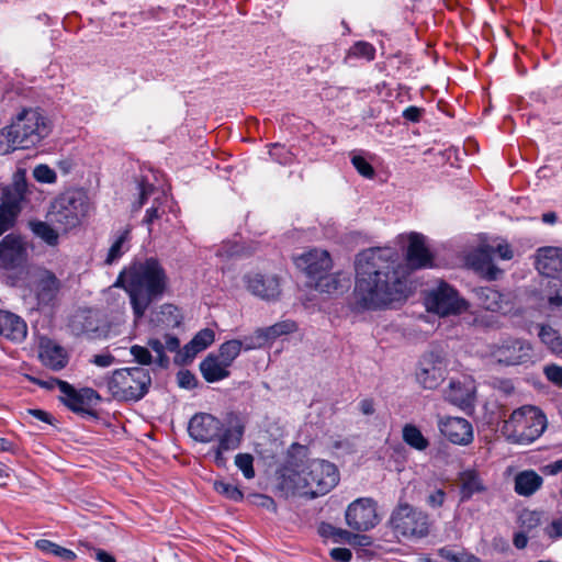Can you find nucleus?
Wrapping results in <instances>:
<instances>
[{"mask_svg": "<svg viewBox=\"0 0 562 562\" xmlns=\"http://www.w3.org/2000/svg\"><path fill=\"white\" fill-rule=\"evenodd\" d=\"M241 351V341L239 339H232L223 342L218 352L216 353L223 362H225L228 367L232 366L234 360L238 357Z\"/></svg>", "mask_w": 562, "mask_h": 562, "instance_id": "42", "label": "nucleus"}, {"mask_svg": "<svg viewBox=\"0 0 562 562\" xmlns=\"http://www.w3.org/2000/svg\"><path fill=\"white\" fill-rule=\"evenodd\" d=\"M355 304L374 310L406 297L407 267L390 247L366 249L356 259Z\"/></svg>", "mask_w": 562, "mask_h": 562, "instance_id": "1", "label": "nucleus"}, {"mask_svg": "<svg viewBox=\"0 0 562 562\" xmlns=\"http://www.w3.org/2000/svg\"><path fill=\"white\" fill-rule=\"evenodd\" d=\"M536 267L538 271L551 280L548 281L547 288L554 290L548 294V303L551 310L562 306V248L543 247L538 250L536 258Z\"/></svg>", "mask_w": 562, "mask_h": 562, "instance_id": "9", "label": "nucleus"}, {"mask_svg": "<svg viewBox=\"0 0 562 562\" xmlns=\"http://www.w3.org/2000/svg\"><path fill=\"white\" fill-rule=\"evenodd\" d=\"M69 326L77 336H90L99 330L98 315L91 310L79 311L72 316Z\"/></svg>", "mask_w": 562, "mask_h": 562, "instance_id": "28", "label": "nucleus"}, {"mask_svg": "<svg viewBox=\"0 0 562 562\" xmlns=\"http://www.w3.org/2000/svg\"><path fill=\"white\" fill-rule=\"evenodd\" d=\"M330 558L337 562H349L352 559V552L348 548H333L329 552Z\"/></svg>", "mask_w": 562, "mask_h": 562, "instance_id": "58", "label": "nucleus"}, {"mask_svg": "<svg viewBox=\"0 0 562 562\" xmlns=\"http://www.w3.org/2000/svg\"><path fill=\"white\" fill-rule=\"evenodd\" d=\"M131 355L139 364L148 366L153 362V356L147 347L134 345L131 347Z\"/></svg>", "mask_w": 562, "mask_h": 562, "instance_id": "52", "label": "nucleus"}, {"mask_svg": "<svg viewBox=\"0 0 562 562\" xmlns=\"http://www.w3.org/2000/svg\"><path fill=\"white\" fill-rule=\"evenodd\" d=\"M528 533L529 532H526L524 530L514 533L513 544L515 546L516 549L522 550L527 547Z\"/></svg>", "mask_w": 562, "mask_h": 562, "instance_id": "63", "label": "nucleus"}, {"mask_svg": "<svg viewBox=\"0 0 562 562\" xmlns=\"http://www.w3.org/2000/svg\"><path fill=\"white\" fill-rule=\"evenodd\" d=\"M546 378L558 386H562V367L549 364L543 368Z\"/></svg>", "mask_w": 562, "mask_h": 562, "instance_id": "54", "label": "nucleus"}, {"mask_svg": "<svg viewBox=\"0 0 562 562\" xmlns=\"http://www.w3.org/2000/svg\"><path fill=\"white\" fill-rule=\"evenodd\" d=\"M281 495L315 498L329 493L340 480L336 464L326 459H284L274 473Z\"/></svg>", "mask_w": 562, "mask_h": 562, "instance_id": "2", "label": "nucleus"}, {"mask_svg": "<svg viewBox=\"0 0 562 562\" xmlns=\"http://www.w3.org/2000/svg\"><path fill=\"white\" fill-rule=\"evenodd\" d=\"M168 278L160 262L155 258L135 261L122 270L114 288H123L131 301L136 319L144 316L150 304L162 296Z\"/></svg>", "mask_w": 562, "mask_h": 562, "instance_id": "3", "label": "nucleus"}, {"mask_svg": "<svg viewBox=\"0 0 562 562\" xmlns=\"http://www.w3.org/2000/svg\"><path fill=\"white\" fill-rule=\"evenodd\" d=\"M492 359L502 366H529L536 362L537 355L532 345L519 338H506L491 349Z\"/></svg>", "mask_w": 562, "mask_h": 562, "instance_id": "11", "label": "nucleus"}, {"mask_svg": "<svg viewBox=\"0 0 562 562\" xmlns=\"http://www.w3.org/2000/svg\"><path fill=\"white\" fill-rule=\"evenodd\" d=\"M32 233L41 238L48 246L55 247L58 245L59 235L49 224L42 221H32L29 223Z\"/></svg>", "mask_w": 562, "mask_h": 562, "instance_id": "36", "label": "nucleus"}, {"mask_svg": "<svg viewBox=\"0 0 562 562\" xmlns=\"http://www.w3.org/2000/svg\"><path fill=\"white\" fill-rule=\"evenodd\" d=\"M296 329V324L293 321L289 319L276 323L267 328H262L268 341L274 340L282 335L294 333Z\"/></svg>", "mask_w": 562, "mask_h": 562, "instance_id": "43", "label": "nucleus"}, {"mask_svg": "<svg viewBox=\"0 0 562 562\" xmlns=\"http://www.w3.org/2000/svg\"><path fill=\"white\" fill-rule=\"evenodd\" d=\"M294 263L297 269L306 274L311 282H314L333 268L329 252L319 248H312L294 257Z\"/></svg>", "mask_w": 562, "mask_h": 562, "instance_id": "16", "label": "nucleus"}, {"mask_svg": "<svg viewBox=\"0 0 562 562\" xmlns=\"http://www.w3.org/2000/svg\"><path fill=\"white\" fill-rule=\"evenodd\" d=\"M200 370L205 381L213 383L229 375V367L216 353H210L201 363Z\"/></svg>", "mask_w": 562, "mask_h": 562, "instance_id": "26", "label": "nucleus"}, {"mask_svg": "<svg viewBox=\"0 0 562 562\" xmlns=\"http://www.w3.org/2000/svg\"><path fill=\"white\" fill-rule=\"evenodd\" d=\"M346 278L341 272L336 273H325L321 278L316 279L314 281V288L315 290L322 292L331 294L342 288H345L346 284Z\"/></svg>", "mask_w": 562, "mask_h": 562, "instance_id": "34", "label": "nucleus"}, {"mask_svg": "<svg viewBox=\"0 0 562 562\" xmlns=\"http://www.w3.org/2000/svg\"><path fill=\"white\" fill-rule=\"evenodd\" d=\"M494 245H482L473 251L468 261L476 271L486 276L490 280H495L501 270L493 262Z\"/></svg>", "mask_w": 562, "mask_h": 562, "instance_id": "23", "label": "nucleus"}, {"mask_svg": "<svg viewBox=\"0 0 562 562\" xmlns=\"http://www.w3.org/2000/svg\"><path fill=\"white\" fill-rule=\"evenodd\" d=\"M38 358L45 367L54 371L64 369L69 361L67 350L48 337L40 338Z\"/></svg>", "mask_w": 562, "mask_h": 562, "instance_id": "20", "label": "nucleus"}, {"mask_svg": "<svg viewBox=\"0 0 562 562\" xmlns=\"http://www.w3.org/2000/svg\"><path fill=\"white\" fill-rule=\"evenodd\" d=\"M26 192V182L18 180L10 186L0 188V216L14 222L21 210V203Z\"/></svg>", "mask_w": 562, "mask_h": 562, "instance_id": "18", "label": "nucleus"}, {"mask_svg": "<svg viewBox=\"0 0 562 562\" xmlns=\"http://www.w3.org/2000/svg\"><path fill=\"white\" fill-rule=\"evenodd\" d=\"M213 490L225 497L226 499L233 501V502H241L244 499V493L243 491L234 484L227 483L223 480H215L213 482Z\"/></svg>", "mask_w": 562, "mask_h": 562, "instance_id": "41", "label": "nucleus"}, {"mask_svg": "<svg viewBox=\"0 0 562 562\" xmlns=\"http://www.w3.org/2000/svg\"><path fill=\"white\" fill-rule=\"evenodd\" d=\"M446 498V492L442 488H438L430 493L427 497V504L430 507L437 508L442 506Z\"/></svg>", "mask_w": 562, "mask_h": 562, "instance_id": "59", "label": "nucleus"}, {"mask_svg": "<svg viewBox=\"0 0 562 562\" xmlns=\"http://www.w3.org/2000/svg\"><path fill=\"white\" fill-rule=\"evenodd\" d=\"M244 282L251 294L266 301L278 299L281 292L280 281L274 274L249 272L244 276Z\"/></svg>", "mask_w": 562, "mask_h": 562, "instance_id": "17", "label": "nucleus"}, {"mask_svg": "<svg viewBox=\"0 0 562 562\" xmlns=\"http://www.w3.org/2000/svg\"><path fill=\"white\" fill-rule=\"evenodd\" d=\"M139 199L134 203V210H139L146 202L147 198L153 193L154 186L147 182H140L138 184Z\"/></svg>", "mask_w": 562, "mask_h": 562, "instance_id": "57", "label": "nucleus"}, {"mask_svg": "<svg viewBox=\"0 0 562 562\" xmlns=\"http://www.w3.org/2000/svg\"><path fill=\"white\" fill-rule=\"evenodd\" d=\"M425 306L428 312L442 317L458 315L469 308L468 302L459 295L457 290L442 281L426 292Z\"/></svg>", "mask_w": 562, "mask_h": 562, "instance_id": "10", "label": "nucleus"}, {"mask_svg": "<svg viewBox=\"0 0 562 562\" xmlns=\"http://www.w3.org/2000/svg\"><path fill=\"white\" fill-rule=\"evenodd\" d=\"M150 375L143 368L115 370L106 381V387L113 397L123 401H138L148 391Z\"/></svg>", "mask_w": 562, "mask_h": 562, "instance_id": "6", "label": "nucleus"}, {"mask_svg": "<svg viewBox=\"0 0 562 562\" xmlns=\"http://www.w3.org/2000/svg\"><path fill=\"white\" fill-rule=\"evenodd\" d=\"M422 115V109L417 106H408L403 111V117L411 122H418Z\"/></svg>", "mask_w": 562, "mask_h": 562, "instance_id": "64", "label": "nucleus"}, {"mask_svg": "<svg viewBox=\"0 0 562 562\" xmlns=\"http://www.w3.org/2000/svg\"><path fill=\"white\" fill-rule=\"evenodd\" d=\"M60 392L63 394L61 401L70 409L75 412L83 409L80 392L77 391L72 385H70L68 382L60 383Z\"/></svg>", "mask_w": 562, "mask_h": 562, "instance_id": "40", "label": "nucleus"}, {"mask_svg": "<svg viewBox=\"0 0 562 562\" xmlns=\"http://www.w3.org/2000/svg\"><path fill=\"white\" fill-rule=\"evenodd\" d=\"M241 341V349L252 350L263 347L268 339L265 336L262 328H258L252 335L244 337Z\"/></svg>", "mask_w": 562, "mask_h": 562, "instance_id": "45", "label": "nucleus"}, {"mask_svg": "<svg viewBox=\"0 0 562 562\" xmlns=\"http://www.w3.org/2000/svg\"><path fill=\"white\" fill-rule=\"evenodd\" d=\"M235 465L241 471L246 479L255 477L254 459H234Z\"/></svg>", "mask_w": 562, "mask_h": 562, "instance_id": "56", "label": "nucleus"}, {"mask_svg": "<svg viewBox=\"0 0 562 562\" xmlns=\"http://www.w3.org/2000/svg\"><path fill=\"white\" fill-rule=\"evenodd\" d=\"M178 381L181 387L191 389L195 385V378L189 371L179 372Z\"/></svg>", "mask_w": 562, "mask_h": 562, "instance_id": "62", "label": "nucleus"}, {"mask_svg": "<svg viewBox=\"0 0 562 562\" xmlns=\"http://www.w3.org/2000/svg\"><path fill=\"white\" fill-rule=\"evenodd\" d=\"M60 289V282L49 270H43L38 274L36 284V296L38 303L48 305L56 297Z\"/></svg>", "mask_w": 562, "mask_h": 562, "instance_id": "25", "label": "nucleus"}, {"mask_svg": "<svg viewBox=\"0 0 562 562\" xmlns=\"http://www.w3.org/2000/svg\"><path fill=\"white\" fill-rule=\"evenodd\" d=\"M345 519L346 524L356 531H368L374 528L380 521L376 502L370 497L357 498L348 505Z\"/></svg>", "mask_w": 562, "mask_h": 562, "instance_id": "13", "label": "nucleus"}, {"mask_svg": "<svg viewBox=\"0 0 562 562\" xmlns=\"http://www.w3.org/2000/svg\"><path fill=\"white\" fill-rule=\"evenodd\" d=\"M252 498H254V504H256L257 506L266 508L271 513L277 512L276 501L271 496H268L265 494H254Z\"/></svg>", "mask_w": 562, "mask_h": 562, "instance_id": "55", "label": "nucleus"}, {"mask_svg": "<svg viewBox=\"0 0 562 562\" xmlns=\"http://www.w3.org/2000/svg\"><path fill=\"white\" fill-rule=\"evenodd\" d=\"M446 373L445 358L437 351H430L420 358L416 380L424 389L435 390L443 382Z\"/></svg>", "mask_w": 562, "mask_h": 562, "instance_id": "14", "label": "nucleus"}, {"mask_svg": "<svg viewBox=\"0 0 562 562\" xmlns=\"http://www.w3.org/2000/svg\"><path fill=\"white\" fill-rule=\"evenodd\" d=\"M16 149H25L12 124L0 130V155H8Z\"/></svg>", "mask_w": 562, "mask_h": 562, "instance_id": "35", "label": "nucleus"}, {"mask_svg": "<svg viewBox=\"0 0 562 562\" xmlns=\"http://www.w3.org/2000/svg\"><path fill=\"white\" fill-rule=\"evenodd\" d=\"M318 533L323 538H330L334 542H348L351 543L352 540L358 538L357 535L341 528H337L331 524L322 522L318 528Z\"/></svg>", "mask_w": 562, "mask_h": 562, "instance_id": "39", "label": "nucleus"}, {"mask_svg": "<svg viewBox=\"0 0 562 562\" xmlns=\"http://www.w3.org/2000/svg\"><path fill=\"white\" fill-rule=\"evenodd\" d=\"M440 432L452 443L467 446L473 440V427L462 417H447L439 422Z\"/></svg>", "mask_w": 562, "mask_h": 562, "instance_id": "19", "label": "nucleus"}, {"mask_svg": "<svg viewBox=\"0 0 562 562\" xmlns=\"http://www.w3.org/2000/svg\"><path fill=\"white\" fill-rule=\"evenodd\" d=\"M131 246V227H125L120 231L113 239L112 245L108 250V255L105 257L104 263L111 266L119 261L122 256L128 251Z\"/></svg>", "mask_w": 562, "mask_h": 562, "instance_id": "31", "label": "nucleus"}, {"mask_svg": "<svg viewBox=\"0 0 562 562\" xmlns=\"http://www.w3.org/2000/svg\"><path fill=\"white\" fill-rule=\"evenodd\" d=\"M34 178L42 183H54L56 181V172L47 165H38L33 170Z\"/></svg>", "mask_w": 562, "mask_h": 562, "instance_id": "49", "label": "nucleus"}, {"mask_svg": "<svg viewBox=\"0 0 562 562\" xmlns=\"http://www.w3.org/2000/svg\"><path fill=\"white\" fill-rule=\"evenodd\" d=\"M115 358L111 353L95 355L91 360L92 363L100 368H108L114 363Z\"/></svg>", "mask_w": 562, "mask_h": 562, "instance_id": "61", "label": "nucleus"}, {"mask_svg": "<svg viewBox=\"0 0 562 562\" xmlns=\"http://www.w3.org/2000/svg\"><path fill=\"white\" fill-rule=\"evenodd\" d=\"M446 398L453 405L467 411L472 408L475 400V384L471 379L451 381L446 391Z\"/></svg>", "mask_w": 562, "mask_h": 562, "instance_id": "22", "label": "nucleus"}, {"mask_svg": "<svg viewBox=\"0 0 562 562\" xmlns=\"http://www.w3.org/2000/svg\"><path fill=\"white\" fill-rule=\"evenodd\" d=\"M407 239V267L412 270L430 267L432 258L426 246L425 237L418 233H411Z\"/></svg>", "mask_w": 562, "mask_h": 562, "instance_id": "21", "label": "nucleus"}, {"mask_svg": "<svg viewBox=\"0 0 562 562\" xmlns=\"http://www.w3.org/2000/svg\"><path fill=\"white\" fill-rule=\"evenodd\" d=\"M27 334L26 323L18 315L0 310V335L15 342H21Z\"/></svg>", "mask_w": 562, "mask_h": 562, "instance_id": "24", "label": "nucleus"}, {"mask_svg": "<svg viewBox=\"0 0 562 562\" xmlns=\"http://www.w3.org/2000/svg\"><path fill=\"white\" fill-rule=\"evenodd\" d=\"M351 162L362 177L370 179L374 176L373 167L362 156L353 155Z\"/></svg>", "mask_w": 562, "mask_h": 562, "instance_id": "51", "label": "nucleus"}, {"mask_svg": "<svg viewBox=\"0 0 562 562\" xmlns=\"http://www.w3.org/2000/svg\"><path fill=\"white\" fill-rule=\"evenodd\" d=\"M202 349L196 347L195 345H192V341L190 340L181 350H177V355L175 358V361L178 363L186 364L188 362H191L194 357L201 352Z\"/></svg>", "mask_w": 562, "mask_h": 562, "instance_id": "47", "label": "nucleus"}, {"mask_svg": "<svg viewBox=\"0 0 562 562\" xmlns=\"http://www.w3.org/2000/svg\"><path fill=\"white\" fill-rule=\"evenodd\" d=\"M269 155L281 165H288L292 161V154L284 146L278 144L271 145Z\"/></svg>", "mask_w": 562, "mask_h": 562, "instance_id": "50", "label": "nucleus"}, {"mask_svg": "<svg viewBox=\"0 0 562 562\" xmlns=\"http://www.w3.org/2000/svg\"><path fill=\"white\" fill-rule=\"evenodd\" d=\"M475 295L481 307L493 312L501 308L502 295L498 291L488 286L480 288L475 290Z\"/></svg>", "mask_w": 562, "mask_h": 562, "instance_id": "37", "label": "nucleus"}, {"mask_svg": "<svg viewBox=\"0 0 562 562\" xmlns=\"http://www.w3.org/2000/svg\"><path fill=\"white\" fill-rule=\"evenodd\" d=\"M349 54L355 57H361L367 60L374 58L375 49L367 42H357L349 50Z\"/></svg>", "mask_w": 562, "mask_h": 562, "instance_id": "46", "label": "nucleus"}, {"mask_svg": "<svg viewBox=\"0 0 562 562\" xmlns=\"http://www.w3.org/2000/svg\"><path fill=\"white\" fill-rule=\"evenodd\" d=\"M459 479L461 481L459 491L461 503L470 501L476 493L486 491V486L476 470H464L460 472Z\"/></svg>", "mask_w": 562, "mask_h": 562, "instance_id": "27", "label": "nucleus"}, {"mask_svg": "<svg viewBox=\"0 0 562 562\" xmlns=\"http://www.w3.org/2000/svg\"><path fill=\"white\" fill-rule=\"evenodd\" d=\"M148 347L156 353L155 361L161 368H166L169 363V359L165 351L175 352L180 347L179 339L173 335H165L164 341L159 338H149L147 341Z\"/></svg>", "mask_w": 562, "mask_h": 562, "instance_id": "29", "label": "nucleus"}, {"mask_svg": "<svg viewBox=\"0 0 562 562\" xmlns=\"http://www.w3.org/2000/svg\"><path fill=\"white\" fill-rule=\"evenodd\" d=\"M494 255H497L503 260H510L513 258V250L507 243L502 241L494 245Z\"/></svg>", "mask_w": 562, "mask_h": 562, "instance_id": "60", "label": "nucleus"}, {"mask_svg": "<svg viewBox=\"0 0 562 562\" xmlns=\"http://www.w3.org/2000/svg\"><path fill=\"white\" fill-rule=\"evenodd\" d=\"M88 206V196L82 190H68L53 202L49 218L64 232H68L81 223Z\"/></svg>", "mask_w": 562, "mask_h": 562, "instance_id": "7", "label": "nucleus"}, {"mask_svg": "<svg viewBox=\"0 0 562 562\" xmlns=\"http://www.w3.org/2000/svg\"><path fill=\"white\" fill-rule=\"evenodd\" d=\"M215 334L210 328L201 329L195 334V336L191 339L192 345H195L202 351L206 349L209 346H211L214 342Z\"/></svg>", "mask_w": 562, "mask_h": 562, "instance_id": "48", "label": "nucleus"}, {"mask_svg": "<svg viewBox=\"0 0 562 562\" xmlns=\"http://www.w3.org/2000/svg\"><path fill=\"white\" fill-rule=\"evenodd\" d=\"M35 548L44 554L59 559L61 562H74L77 559V554L72 550L61 547L48 539L36 540Z\"/></svg>", "mask_w": 562, "mask_h": 562, "instance_id": "32", "label": "nucleus"}, {"mask_svg": "<svg viewBox=\"0 0 562 562\" xmlns=\"http://www.w3.org/2000/svg\"><path fill=\"white\" fill-rule=\"evenodd\" d=\"M402 435L403 440L417 451H425L429 445L428 440L415 425L406 424L403 427Z\"/></svg>", "mask_w": 562, "mask_h": 562, "instance_id": "38", "label": "nucleus"}, {"mask_svg": "<svg viewBox=\"0 0 562 562\" xmlns=\"http://www.w3.org/2000/svg\"><path fill=\"white\" fill-rule=\"evenodd\" d=\"M27 261V248L24 239L8 234L0 240V269L12 271L22 268Z\"/></svg>", "mask_w": 562, "mask_h": 562, "instance_id": "15", "label": "nucleus"}, {"mask_svg": "<svg viewBox=\"0 0 562 562\" xmlns=\"http://www.w3.org/2000/svg\"><path fill=\"white\" fill-rule=\"evenodd\" d=\"M11 124L25 149L40 144L50 131L46 117L37 109H23Z\"/></svg>", "mask_w": 562, "mask_h": 562, "instance_id": "12", "label": "nucleus"}, {"mask_svg": "<svg viewBox=\"0 0 562 562\" xmlns=\"http://www.w3.org/2000/svg\"><path fill=\"white\" fill-rule=\"evenodd\" d=\"M547 424L546 415L538 407L525 405L512 413L505 422L504 432L512 442L528 445L543 434Z\"/></svg>", "mask_w": 562, "mask_h": 562, "instance_id": "5", "label": "nucleus"}, {"mask_svg": "<svg viewBox=\"0 0 562 562\" xmlns=\"http://www.w3.org/2000/svg\"><path fill=\"white\" fill-rule=\"evenodd\" d=\"M541 522L540 513L536 510L525 509L520 513L518 517V524L521 530L526 532H531L536 529Z\"/></svg>", "mask_w": 562, "mask_h": 562, "instance_id": "44", "label": "nucleus"}, {"mask_svg": "<svg viewBox=\"0 0 562 562\" xmlns=\"http://www.w3.org/2000/svg\"><path fill=\"white\" fill-rule=\"evenodd\" d=\"M189 435L198 441L209 442L218 439L216 457L239 447L245 432V425L237 416L228 418L226 424L211 414H195L189 422Z\"/></svg>", "mask_w": 562, "mask_h": 562, "instance_id": "4", "label": "nucleus"}, {"mask_svg": "<svg viewBox=\"0 0 562 562\" xmlns=\"http://www.w3.org/2000/svg\"><path fill=\"white\" fill-rule=\"evenodd\" d=\"M430 525L427 513L406 503L398 504L389 519L393 533L404 539H420L428 536Z\"/></svg>", "mask_w": 562, "mask_h": 562, "instance_id": "8", "label": "nucleus"}, {"mask_svg": "<svg viewBox=\"0 0 562 562\" xmlns=\"http://www.w3.org/2000/svg\"><path fill=\"white\" fill-rule=\"evenodd\" d=\"M542 477L533 470H525L515 476V492L520 496H531L542 485Z\"/></svg>", "mask_w": 562, "mask_h": 562, "instance_id": "30", "label": "nucleus"}, {"mask_svg": "<svg viewBox=\"0 0 562 562\" xmlns=\"http://www.w3.org/2000/svg\"><path fill=\"white\" fill-rule=\"evenodd\" d=\"M538 337L555 356L562 358V334L550 325H539Z\"/></svg>", "mask_w": 562, "mask_h": 562, "instance_id": "33", "label": "nucleus"}, {"mask_svg": "<svg viewBox=\"0 0 562 562\" xmlns=\"http://www.w3.org/2000/svg\"><path fill=\"white\" fill-rule=\"evenodd\" d=\"M162 316H166L167 319H161L162 323H166L167 326H176L179 324L178 319V308L171 304H164L160 306V312Z\"/></svg>", "mask_w": 562, "mask_h": 562, "instance_id": "53", "label": "nucleus"}]
</instances>
